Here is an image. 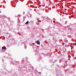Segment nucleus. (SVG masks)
I'll list each match as a JSON object with an SVG mask.
<instances>
[{
  "mask_svg": "<svg viewBox=\"0 0 76 76\" xmlns=\"http://www.w3.org/2000/svg\"><path fill=\"white\" fill-rule=\"evenodd\" d=\"M2 50H7V48H6V47L5 46H4L2 47Z\"/></svg>",
  "mask_w": 76,
  "mask_h": 76,
  "instance_id": "nucleus-1",
  "label": "nucleus"
},
{
  "mask_svg": "<svg viewBox=\"0 0 76 76\" xmlns=\"http://www.w3.org/2000/svg\"><path fill=\"white\" fill-rule=\"evenodd\" d=\"M36 42H37V44H38V45H39L40 44V42H39V41L37 40L36 41Z\"/></svg>",
  "mask_w": 76,
  "mask_h": 76,
  "instance_id": "nucleus-2",
  "label": "nucleus"
},
{
  "mask_svg": "<svg viewBox=\"0 0 76 76\" xmlns=\"http://www.w3.org/2000/svg\"><path fill=\"white\" fill-rule=\"evenodd\" d=\"M29 23V21H28L26 23H25V24H28Z\"/></svg>",
  "mask_w": 76,
  "mask_h": 76,
  "instance_id": "nucleus-3",
  "label": "nucleus"
},
{
  "mask_svg": "<svg viewBox=\"0 0 76 76\" xmlns=\"http://www.w3.org/2000/svg\"><path fill=\"white\" fill-rule=\"evenodd\" d=\"M18 16H20V15H18Z\"/></svg>",
  "mask_w": 76,
  "mask_h": 76,
  "instance_id": "nucleus-4",
  "label": "nucleus"
},
{
  "mask_svg": "<svg viewBox=\"0 0 76 76\" xmlns=\"http://www.w3.org/2000/svg\"><path fill=\"white\" fill-rule=\"evenodd\" d=\"M39 73H40V74H41V72H39Z\"/></svg>",
  "mask_w": 76,
  "mask_h": 76,
  "instance_id": "nucleus-5",
  "label": "nucleus"
},
{
  "mask_svg": "<svg viewBox=\"0 0 76 76\" xmlns=\"http://www.w3.org/2000/svg\"><path fill=\"white\" fill-rule=\"evenodd\" d=\"M71 29H69V30H71Z\"/></svg>",
  "mask_w": 76,
  "mask_h": 76,
  "instance_id": "nucleus-6",
  "label": "nucleus"
},
{
  "mask_svg": "<svg viewBox=\"0 0 76 76\" xmlns=\"http://www.w3.org/2000/svg\"><path fill=\"white\" fill-rule=\"evenodd\" d=\"M23 18H25V17H23Z\"/></svg>",
  "mask_w": 76,
  "mask_h": 76,
  "instance_id": "nucleus-7",
  "label": "nucleus"
},
{
  "mask_svg": "<svg viewBox=\"0 0 76 76\" xmlns=\"http://www.w3.org/2000/svg\"><path fill=\"white\" fill-rule=\"evenodd\" d=\"M68 29H70V28H69Z\"/></svg>",
  "mask_w": 76,
  "mask_h": 76,
  "instance_id": "nucleus-8",
  "label": "nucleus"
},
{
  "mask_svg": "<svg viewBox=\"0 0 76 76\" xmlns=\"http://www.w3.org/2000/svg\"><path fill=\"white\" fill-rule=\"evenodd\" d=\"M64 66H66V65H64Z\"/></svg>",
  "mask_w": 76,
  "mask_h": 76,
  "instance_id": "nucleus-9",
  "label": "nucleus"
}]
</instances>
